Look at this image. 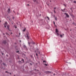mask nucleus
<instances>
[{
    "mask_svg": "<svg viewBox=\"0 0 76 76\" xmlns=\"http://www.w3.org/2000/svg\"><path fill=\"white\" fill-rule=\"evenodd\" d=\"M70 31H72V29H70Z\"/></svg>",
    "mask_w": 76,
    "mask_h": 76,
    "instance_id": "nucleus-42",
    "label": "nucleus"
},
{
    "mask_svg": "<svg viewBox=\"0 0 76 76\" xmlns=\"http://www.w3.org/2000/svg\"><path fill=\"white\" fill-rule=\"evenodd\" d=\"M26 29V27H25L24 28V29L23 30V32H25Z\"/></svg>",
    "mask_w": 76,
    "mask_h": 76,
    "instance_id": "nucleus-12",
    "label": "nucleus"
},
{
    "mask_svg": "<svg viewBox=\"0 0 76 76\" xmlns=\"http://www.w3.org/2000/svg\"><path fill=\"white\" fill-rule=\"evenodd\" d=\"M7 29H8V31H10V25H8L7 26Z\"/></svg>",
    "mask_w": 76,
    "mask_h": 76,
    "instance_id": "nucleus-3",
    "label": "nucleus"
},
{
    "mask_svg": "<svg viewBox=\"0 0 76 76\" xmlns=\"http://www.w3.org/2000/svg\"><path fill=\"white\" fill-rule=\"evenodd\" d=\"M54 26L56 28H57V26H56V24L55 25H54Z\"/></svg>",
    "mask_w": 76,
    "mask_h": 76,
    "instance_id": "nucleus-30",
    "label": "nucleus"
},
{
    "mask_svg": "<svg viewBox=\"0 0 76 76\" xmlns=\"http://www.w3.org/2000/svg\"><path fill=\"white\" fill-rule=\"evenodd\" d=\"M50 2H51V1H50Z\"/></svg>",
    "mask_w": 76,
    "mask_h": 76,
    "instance_id": "nucleus-46",
    "label": "nucleus"
},
{
    "mask_svg": "<svg viewBox=\"0 0 76 76\" xmlns=\"http://www.w3.org/2000/svg\"><path fill=\"white\" fill-rule=\"evenodd\" d=\"M27 6H29V4H27Z\"/></svg>",
    "mask_w": 76,
    "mask_h": 76,
    "instance_id": "nucleus-38",
    "label": "nucleus"
},
{
    "mask_svg": "<svg viewBox=\"0 0 76 76\" xmlns=\"http://www.w3.org/2000/svg\"><path fill=\"white\" fill-rule=\"evenodd\" d=\"M9 73H9V72H8Z\"/></svg>",
    "mask_w": 76,
    "mask_h": 76,
    "instance_id": "nucleus-56",
    "label": "nucleus"
},
{
    "mask_svg": "<svg viewBox=\"0 0 76 76\" xmlns=\"http://www.w3.org/2000/svg\"><path fill=\"white\" fill-rule=\"evenodd\" d=\"M45 73H46V74H49V73H51V72L49 71H47L45 72Z\"/></svg>",
    "mask_w": 76,
    "mask_h": 76,
    "instance_id": "nucleus-8",
    "label": "nucleus"
},
{
    "mask_svg": "<svg viewBox=\"0 0 76 76\" xmlns=\"http://www.w3.org/2000/svg\"><path fill=\"white\" fill-rule=\"evenodd\" d=\"M12 19H13V20L15 19V17H12Z\"/></svg>",
    "mask_w": 76,
    "mask_h": 76,
    "instance_id": "nucleus-22",
    "label": "nucleus"
},
{
    "mask_svg": "<svg viewBox=\"0 0 76 76\" xmlns=\"http://www.w3.org/2000/svg\"><path fill=\"white\" fill-rule=\"evenodd\" d=\"M65 10H66V8H64L63 9V10L62 9L61 10V11H62V12H65Z\"/></svg>",
    "mask_w": 76,
    "mask_h": 76,
    "instance_id": "nucleus-9",
    "label": "nucleus"
},
{
    "mask_svg": "<svg viewBox=\"0 0 76 76\" xmlns=\"http://www.w3.org/2000/svg\"><path fill=\"white\" fill-rule=\"evenodd\" d=\"M6 56L7 57L8 55H6Z\"/></svg>",
    "mask_w": 76,
    "mask_h": 76,
    "instance_id": "nucleus-48",
    "label": "nucleus"
},
{
    "mask_svg": "<svg viewBox=\"0 0 76 76\" xmlns=\"http://www.w3.org/2000/svg\"><path fill=\"white\" fill-rule=\"evenodd\" d=\"M38 54H40V52H38Z\"/></svg>",
    "mask_w": 76,
    "mask_h": 76,
    "instance_id": "nucleus-35",
    "label": "nucleus"
},
{
    "mask_svg": "<svg viewBox=\"0 0 76 76\" xmlns=\"http://www.w3.org/2000/svg\"><path fill=\"white\" fill-rule=\"evenodd\" d=\"M3 43L5 44H6V40H4Z\"/></svg>",
    "mask_w": 76,
    "mask_h": 76,
    "instance_id": "nucleus-14",
    "label": "nucleus"
},
{
    "mask_svg": "<svg viewBox=\"0 0 76 76\" xmlns=\"http://www.w3.org/2000/svg\"><path fill=\"white\" fill-rule=\"evenodd\" d=\"M10 75H11V73H10Z\"/></svg>",
    "mask_w": 76,
    "mask_h": 76,
    "instance_id": "nucleus-50",
    "label": "nucleus"
},
{
    "mask_svg": "<svg viewBox=\"0 0 76 76\" xmlns=\"http://www.w3.org/2000/svg\"><path fill=\"white\" fill-rule=\"evenodd\" d=\"M69 0V1L70 0Z\"/></svg>",
    "mask_w": 76,
    "mask_h": 76,
    "instance_id": "nucleus-55",
    "label": "nucleus"
},
{
    "mask_svg": "<svg viewBox=\"0 0 76 76\" xmlns=\"http://www.w3.org/2000/svg\"><path fill=\"white\" fill-rule=\"evenodd\" d=\"M38 54H37V53H36V56H38Z\"/></svg>",
    "mask_w": 76,
    "mask_h": 76,
    "instance_id": "nucleus-34",
    "label": "nucleus"
},
{
    "mask_svg": "<svg viewBox=\"0 0 76 76\" xmlns=\"http://www.w3.org/2000/svg\"><path fill=\"white\" fill-rule=\"evenodd\" d=\"M69 15L71 16H72V18H74L75 16L73 15L72 13H69Z\"/></svg>",
    "mask_w": 76,
    "mask_h": 76,
    "instance_id": "nucleus-7",
    "label": "nucleus"
},
{
    "mask_svg": "<svg viewBox=\"0 0 76 76\" xmlns=\"http://www.w3.org/2000/svg\"><path fill=\"white\" fill-rule=\"evenodd\" d=\"M4 27H5V28H6V26L7 25V22H5V23H4Z\"/></svg>",
    "mask_w": 76,
    "mask_h": 76,
    "instance_id": "nucleus-4",
    "label": "nucleus"
},
{
    "mask_svg": "<svg viewBox=\"0 0 76 76\" xmlns=\"http://www.w3.org/2000/svg\"><path fill=\"white\" fill-rule=\"evenodd\" d=\"M32 44H35V43L34 42H32Z\"/></svg>",
    "mask_w": 76,
    "mask_h": 76,
    "instance_id": "nucleus-28",
    "label": "nucleus"
},
{
    "mask_svg": "<svg viewBox=\"0 0 76 76\" xmlns=\"http://www.w3.org/2000/svg\"><path fill=\"white\" fill-rule=\"evenodd\" d=\"M23 48H25V49L27 50V47H26V45H24V46H23Z\"/></svg>",
    "mask_w": 76,
    "mask_h": 76,
    "instance_id": "nucleus-10",
    "label": "nucleus"
},
{
    "mask_svg": "<svg viewBox=\"0 0 76 76\" xmlns=\"http://www.w3.org/2000/svg\"><path fill=\"white\" fill-rule=\"evenodd\" d=\"M3 65H4V66H6V65L5 64V63H3Z\"/></svg>",
    "mask_w": 76,
    "mask_h": 76,
    "instance_id": "nucleus-18",
    "label": "nucleus"
},
{
    "mask_svg": "<svg viewBox=\"0 0 76 76\" xmlns=\"http://www.w3.org/2000/svg\"><path fill=\"white\" fill-rule=\"evenodd\" d=\"M1 4L0 3V5Z\"/></svg>",
    "mask_w": 76,
    "mask_h": 76,
    "instance_id": "nucleus-51",
    "label": "nucleus"
},
{
    "mask_svg": "<svg viewBox=\"0 0 76 76\" xmlns=\"http://www.w3.org/2000/svg\"><path fill=\"white\" fill-rule=\"evenodd\" d=\"M21 61H23V63H24V60H23V59H22V60H21Z\"/></svg>",
    "mask_w": 76,
    "mask_h": 76,
    "instance_id": "nucleus-19",
    "label": "nucleus"
},
{
    "mask_svg": "<svg viewBox=\"0 0 76 76\" xmlns=\"http://www.w3.org/2000/svg\"><path fill=\"white\" fill-rule=\"evenodd\" d=\"M6 34L7 35H9V36H10V35H9V34H8L7 33H6Z\"/></svg>",
    "mask_w": 76,
    "mask_h": 76,
    "instance_id": "nucleus-16",
    "label": "nucleus"
},
{
    "mask_svg": "<svg viewBox=\"0 0 76 76\" xmlns=\"http://www.w3.org/2000/svg\"><path fill=\"white\" fill-rule=\"evenodd\" d=\"M20 42H21V40H20Z\"/></svg>",
    "mask_w": 76,
    "mask_h": 76,
    "instance_id": "nucleus-41",
    "label": "nucleus"
},
{
    "mask_svg": "<svg viewBox=\"0 0 76 76\" xmlns=\"http://www.w3.org/2000/svg\"><path fill=\"white\" fill-rule=\"evenodd\" d=\"M12 24H13V23H12Z\"/></svg>",
    "mask_w": 76,
    "mask_h": 76,
    "instance_id": "nucleus-54",
    "label": "nucleus"
},
{
    "mask_svg": "<svg viewBox=\"0 0 76 76\" xmlns=\"http://www.w3.org/2000/svg\"><path fill=\"white\" fill-rule=\"evenodd\" d=\"M14 76H15V75H14Z\"/></svg>",
    "mask_w": 76,
    "mask_h": 76,
    "instance_id": "nucleus-57",
    "label": "nucleus"
},
{
    "mask_svg": "<svg viewBox=\"0 0 76 76\" xmlns=\"http://www.w3.org/2000/svg\"><path fill=\"white\" fill-rule=\"evenodd\" d=\"M15 44H16V43H15Z\"/></svg>",
    "mask_w": 76,
    "mask_h": 76,
    "instance_id": "nucleus-52",
    "label": "nucleus"
},
{
    "mask_svg": "<svg viewBox=\"0 0 76 76\" xmlns=\"http://www.w3.org/2000/svg\"><path fill=\"white\" fill-rule=\"evenodd\" d=\"M13 34V33H12V32L11 33V34Z\"/></svg>",
    "mask_w": 76,
    "mask_h": 76,
    "instance_id": "nucleus-40",
    "label": "nucleus"
},
{
    "mask_svg": "<svg viewBox=\"0 0 76 76\" xmlns=\"http://www.w3.org/2000/svg\"><path fill=\"white\" fill-rule=\"evenodd\" d=\"M19 35H20V33H19Z\"/></svg>",
    "mask_w": 76,
    "mask_h": 76,
    "instance_id": "nucleus-36",
    "label": "nucleus"
},
{
    "mask_svg": "<svg viewBox=\"0 0 76 76\" xmlns=\"http://www.w3.org/2000/svg\"><path fill=\"white\" fill-rule=\"evenodd\" d=\"M3 35H5V34H3Z\"/></svg>",
    "mask_w": 76,
    "mask_h": 76,
    "instance_id": "nucleus-49",
    "label": "nucleus"
},
{
    "mask_svg": "<svg viewBox=\"0 0 76 76\" xmlns=\"http://www.w3.org/2000/svg\"><path fill=\"white\" fill-rule=\"evenodd\" d=\"M53 75H54V76L55 75V74H54Z\"/></svg>",
    "mask_w": 76,
    "mask_h": 76,
    "instance_id": "nucleus-45",
    "label": "nucleus"
},
{
    "mask_svg": "<svg viewBox=\"0 0 76 76\" xmlns=\"http://www.w3.org/2000/svg\"><path fill=\"white\" fill-rule=\"evenodd\" d=\"M0 22H1V21L0 20Z\"/></svg>",
    "mask_w": 76,
    "mask_h": 76,
    "instance_id": "nucleus-47",
    "label": "nucleus"
},
{
    "mask_svg": "<svg viewBox=\"0 0 76 76\" xmlns=\"http://www.w3.org/2000/svg\"><path fill=\"white\" fill-rule=\"evenodd\" d=\"M30 65H32V64H31V63H30Z\"/></svg>",
    "mask_w": 76,
    "mask_h": 76,
    "instance_id": "nucleus-37",
    "label": "nucleus"
},
{
    "mask_svg": "<svg viewBox=\"0 0 76 76\" xmlns=\"http://www.w3.org/2000/svg\"><path fill=\"white\" fill-rule=\"evenodd\" d=\"M56 34L57 36H59L60 35V34L58 33V29L57 28H56Z\"/></svg>",
    "mask_w": 76,
    "mask_h": 76,
    "instance_id": "nucleus-1",
    "label": "nucleus"
},
{
    "mask_svg": "<svg viewBox=\"0 0 76 76\" xmlns=\"http://www.w3.org/2000/svg\"><path fill=\"white\" fill-rule=\"evenodd\" d=\"M31 57H32V56H31Z\"/></svg>",
    "mask_w": 76,
    "mask_h": 76,
    "instance_id": "nucleus-44",
    "label": "nucleus"
},
{
    "mask_svg": "<svg viewBox=\"0 0 76 76\" xmlns=\"http://www.w3.org/2000/svg\"><path fill=\"white\" fill-rule=\"evenodd\" d=\"M64 15H66V18H69V15H68V14L66 13H64Z\"/></svg>",
    "mask_w": 76,
    "mask_h": 76,
    "instance_id": "nucleus-5",
    "label": "nucleus"
},
{
    "mask_svg": "<svg viewBox=\"0 0 76 76\" xmlns=\"http://www.w3.org/2000/svg\"><path fill=\"white\" fill-rule=\"evenodd\" d=\"M5 73H8V72H7V71H5Z\"/></svg>",
    "mask_w": 76,
    "mask_h": 76,
    "instance_id": "nucleus-39",
    "label": "nucleus"
},
{
    "mask_svg": "<svg viewBox=\"0 0 76 76\" xmlns=\"http://www.w3.org/2000/svg\"><path fill=\"white\" fill-rule=\"evenodd\" d=\"M54 10H56V9H57V7H54Z\"/></svg>",
    "mask_w": 76,
    "mask_h": 76,
    "instance_id": "nucleus-25",
    "label": "nucleus"
},
{
    "mask_svg": "<svg viewBox=\"0 0 76 76\" xmlns=\"http://www.w3.org/2000/svg\"><path fill=\"white\" fill-rule=\"evenodd\" d=\"M53 24H54V25H56L55 22H54V21H53Z\"/></svg>",
    "mask_w": 76,
    "mask_h": 76,
    "instance_id": "nucleus-29",
    "label": "nucleus"
},
{
    "mask_svg": "<svg viewBox=\"0 0 76 76\" xmlns=\"http://www.w3.org/2000/svg\"><path fill=\"white\" fill-rule=\"evenodd\" d=\"M64 6L65 7H66V4H64Z\"/></svg>",
    "mask_w": 76,
    "mask_h": 76,
    "instance_id": "nucleus-21",
    "label": "nucleus"
},
{
    "mask_svg": "<svg viewBox=\"0 0 76 76\" xmlns=\"http://www.w3.org/2000/svg\"><path fill=\"white\" fill-rule=\"evenodd\" d=\"M59 35L61 38H63V37H64V34H59Z\"/></svg>",
    "mask_w": 76,
    "mask_h": 76,
    "instance_id": "nucleus-6",
    "label": "nucleus"
},
{
    "mask_svg": "<svg viewBox=\"0 0 76 76\" xmlns=\"http://www.w3.org/2000/svg\"><path fill=\"white\" fill-rule=\"evenodd\" d=\"M47 18L48 19V20H50V18H49L48 17H47Z\"/></svg>",
    "mask_w": 76,
    "mask_h": 76,
    "instance_id": "nucleus-23",
    "label": "nucleus"
},
{
    "mask_svg": "<svg viewBox=\"0 0 76 76\" xmlns=\"http://www.w3.org/2000/svg\"><path fill=\"white\" fill-rule=\"evenodd\" d=\"M29 33L28 31H27L26 34V37L27 38H29Z\"/></svg>",
    "mask_w": 76,
    "mask_h": 76,
    "instance_id": "nucleus-2",
    "label": "nucleus"
},
{
    "mask_svg": "<svg viewBox=\"0 0 76 76\" xmlns=\"http://www.w3.org/2000/svg\"><path fill=\"white\" fill-rule=\"evenodd\" d=\"M19 51H18L16 52V53H19Z\"/></svg>",
    "mask_w": 76,
    "mask_h": 76,
    "instance_id": "nucleus-32",
    "label": "nucleus"
},
{
    "mask_svg": "<svg viewBox=\"0 0 76 76\" xmlns=\"http://www.w3.org/2000/svg\"><path fill=\"white\" fill-rule=\"evenodd\" d=\"M74 3H76V1H74Z\"/></svg>",
    "mask_w": 76,
    "mask_h": 76,
    "instance_id": "nucleus-31",
    "label": "nucleus"
},
{
    "mask_svg": "<svg viewBox=\"0 0 76 76\" xmlns=\"http://www.w3.org/2000/svg\"><path fill=\"white\" fill-rule=\"evenodd\" d=\"M28 44L29 46H31V42H28Z\"/></svg>",
    "mask_w": 76,
    "mask_h": 76,
    "instance_id": "nucleus-13",
    "label": "nucleus"
},
{
    "mask_svg": "<svg viewBox=\"0 0 76 76\" xmlns=\"http://www.w3.org/2000/svg\"><path fill=\"white\" fill-rule=\"evenodd\" d=\"M45 64V66H48V64Z\"/></svg>",
    "mask_w": 76,
    "mask_h": 76,
    "instance_id": "nucleus-17",
    "label": "nucleus"
},
{
    "mask_svg": "<svg viewBox=\"0 0 76 76\" xmlns=\"http://www.w3.org/2000/svg\"><path fill=\"white\" fill-rule=\"evenodd\" d=\"M33 1H34V2H35L37 1V0H34Z\"/></svg>",
    "mask_w": 76,
    "mask_h": 76,
    "instance_id": "nucleus-24",
    "label": "nucleus"
},
{
    "mask_svg": "<svg viewBox=\"0 0 76 76\" xmlns=\"http://www.w3.org/2000/svg\"><path fill=\"white\" fill-rule=\"evenodd\" d=\"M8 13H10V9L9 8L8 9Z\"/></svg>",
    "mask_w": 76,
    "mask_h": 76,
    "instance_id": "nucleus-11",
    "label": "nucleus"
},
{
    "mask_svg": "<svg viewBox=\"0 0 76 76\" xmlns=\"http://www.w3.org/2000/svg\"><path fill=\"white\" fill-rule=\"evenodd\" d=\"M40 16H41V14L40 15Z\"/></svg>",
    "mask_w": 76,
    "mask_h": 76,
    "instance_id": "nucleus-53",
    "label": "nucleus"
},
{
    "mask_svg": "<svg viewBox=\"0 0 76 76\" xmlns=\"http://www.w3.org/2000/svg\"><path fill=\"white\" fill-rule=\"evenodd\" d=\"M54 12L55 13H56V10H54Z\"/></svg>",
    "mask_w": 76,
    "mask_h": 76,
    "instance_id": "nucleus-26",
    "label": "nucleus"
},
{
    "mask_svg": "<svg viewBox=\"0 0 76 76\" xmlns=\"http://www.w3.org/2000/svg\"><path fill=\"white\" fill-rule=\"evenodd\" d=\"M43 63H47V62H46V61H43Z\"/></svg>",
    "mask_w": 76,
    "mask_h": 76,
    "instance_id": "nucleus-20",
    "label": "nucleus"
},
{
    "mask_svg": "<svg viewBox=\"0 0 76 76\" xmlns=\"http://www.w3.org/2000/svg\"><path fill=\"white\" fill-rule=\"evenodd\" d=\"M55 19L56 20H57V18L56 17H55Z\"/></svg>",
    "mask_w": 76,
    "mask_h": 76,
    "instance_id": "nucleus-15",
    "label": "nucleus"
},
{
    "mask_svg": "<svg viewBox=\"0 0 76 76\" xmlns=\"http://www.w3.org/2000/svg\"><path fill=\"white\" fill-rule=\"evenodd\" d=\"M2 55H3V53H2Z\"/></svg>",
    "mask_w": 76,
    "mask_h": 76,
    "instance_id": "nucleus-43",
    "label": "nucleus"
},
{
    "mask_svg": "<svg viewBox=\"0 0 76 76\" xmlns=\"http://www.w3.org/2000/svg\"><path fill=\"white\" fill-rule=\"evenodd\" d=\"M18 62H19V63H21V61H18Z\"/></svg>",
    "mask_w": 76,
    "mask_h": 76,
    "instance_id": "nucleus-33",
    "label": "nucleus"
},
{
    "mask_svg": "<svg viewBox=\"0 0 76 76\" xmlns=\"http://www.w3.org/2000/svg\"><path fill=\"white\" fill-rule=\"evenodd\" d=\"M15 28L16 29L17 28V26H15Z\"/></svg>",
    "mask_w": 76,
    "mask_h": 76,
    "instance_id": "nucleus-27",
    "label": "nucleus"
}]
</instances>
